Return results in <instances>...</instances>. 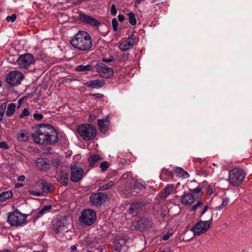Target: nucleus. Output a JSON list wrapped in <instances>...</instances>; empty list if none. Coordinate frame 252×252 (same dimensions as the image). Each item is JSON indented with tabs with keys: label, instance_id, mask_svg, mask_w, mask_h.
I'll list each match as a JSON object with an SVG mask.
<instances>
[{
	"label": "nucleus",
	"instance_id": "f257e3e1",
	"mask_svg": "<svg viewBox=\"0 0 252 252\" xmlns=\"http://www.w3.org/2000/svg\"><path fill=\"white\" fill-rule=\"evenodd\" d=\"M32 137L35 143L40 144H51L58 139L57 133L50 125L39 126Z\"/></svg>",
	"mask_w": 252,
	"mask_h": 252
},
{
	"label": "nucleus",
	"instance_id": "f03ea898",
	"mask_svg": "<svg viewBox=\"0 0 252 252\" xmlns=\"http://www.w3.org/2000/svg\"><path fill=\"white\" fill-rule=\"evenodd\" d=\"M70 44L81 51H89L92 46L90 35L85 31H79L70 40Z\"/></svg>",
	"mask_w": 252,
	"mask_h": 252
},
{
	"label": "nucleus",
	"instance_id": "7ed1b4c3",
	"mask_svg": "<svg viewBox=\"0 0 252 252\" xmlns=\"http://www.w3.org/2000/svg\"><path fill=\"white\" fill-rule=\"evenodd\" d=\"M77 131L80 136L86 141L93 139L96 133L95 127L90 124H84L78 126Z\"/></svg>",
	"mask_w": 252,
	"mask_h": 252
},
{
	"label": "nucleus",
	"instance_id": "20e7f679",
	"mask_svg": "<svg viewBox=\"0 0 252 252\" xmlns=\"http://www.w3.org/2000/svg\"><path fill=\"white\" fill-rule=\"evenodd\" d=\"M245 177V172L239 168H235L229 171L228 181L233 186H238L243 181Z\"/></svg>",
	"mask_w": 252,
	"mask_h": 252
},
{
	"label": "nucleus",
	"instance_id": "39448f33",
	"mask_svg": "<svg viewBox=\"0 0 252 252\" xmlns=\"http://www.w3.org/2000/svg\"><path fill=\"white\" fill-rule=\"evenodd\" d=\"M27 217L26 215L22 214L19 211H15L9 214L7 221L11 226H18L26 221Z\"/></svg>",
	"mask_w": 252,
	"mask_h": 252
},
{
	"label": "nucleus",
	"instance_id": "423d86ee",
	"mask_svg": "<svg viewBox=\"0 0 252 252\" xmlns=\"http://www.w3.org/2000/svg\"><path fill=\"white\" fill-rule=\"evenodd\" d=\"M95 212L90 209H84L81 212L80 221L87 225H90L96 220Z\"/></svg>",
	"mask_w": 252,
	"mask_h": 252
},
{
	"label": "nucleus",
	"instance_id": "0eeeda50",
	"mask_svg": "<svg viewBox=\"0 0 252 252\" xmlns=\"http://www.w3.org/2000/svg\"><path fill=\"white\" fill-rule=\"evenodd\" d=\"M34 57L31 54H25L19 56L17 63L20 68L27 69L34 63Z\"/></svg>",
	"mask_w": 252,
	"mask_h": 252
},
{
	"label": "nucleus",
	"instance_id": "6e6552de",
	"mask_svg": "<svg viewBox=\"0 0 252 252\" xmlns=\"http://www.w3.org/2000/svg\"><path fill=\"white\" fill-rule=\"evenodd\" d=\"M211 223V221L210 220H200L191 228V230L193 232L194 235H200L206 233L209 230Z\"/></svg>",
	"mask_w": 252,
	"mask_h": 252
},
{
	"label": "nucleus",
	"instance_id": "1a4fd4ad",
	"mask_svg": "<svg viewBox=\"0 0 252 252\" xmlns=\"http://www.w3.org/2000/svg\"><path fill=\"white\" fill-rule=\"evenodd\" d=\"M16 107V105L13 103H10L8 105L6 102L1 103L0 105V122L2 120L4 113L6 117H12L15 112Z\"/></svg>",
	"mask_w": 252,
	"mask_h": 252
},
{
	"label": "nucleus",
	"instance_id": "9d476101",
	"mask_svg": "<svg viewBox=\"0 0 252 252\" xmlns=\"http://www.w3.org/2000/svg\"><path fill=\"white\" fill-rule=\"evenodd\" d=\"M95 68L99 75L101 77L107 78L113 76L114 72L113 69L108 67L103 63H97L95 66Z\"/></svg>",
	"mask_w": 252,
	"mask_h": 252
},
{
	"label": "nucleus",
	"instance_id": "9b49d317",
	"mask_svg": "<svg viewBox=\"0 0 252 252\" xmlns=\"http://www.w3.org/2000/svg\"><path fill=\"white\" fill-rule=\"evenodd\" d=\"M24 76L20 72L13 71L8 74L6 81L9 84L14 86L20 84Z\"/></svg>",
	"mask_w": 252,
	"mask_h": 252
},
{
	"label": "nucleus",
	"instance_id": "f8f14e48",
	"mask_svg": "<svg viewBox=\"0 0 252 252\" xmlns=\"http://www.w3.org/2000/svg\"><path fill=\"white\" fill-rule=\"evenodd\" d=\"M79 18L81 22L95 28L100 25V22L96 19L82 12L79 14Z\"/></svg>",
	"mask_w": 252,
	"mask_h": 252
},
{
	"label": "nucleus",
	"instance_id": "ddd939ff",
	"mask_svg": "<svg viewBox=\"0 0 252 252\" xmlns=\"http://www.w3.org/2000/svg\"><path fill=\"white\" fill-rule=\"evenodd\" d=\"M71 180L73 182H77L83 177L84 171L83 169L76 165H72L71 167Z\"/></svg>",
	"mask_w": 252,
	"mask_h": 252
},
{
	"label": "nucleus",
	"instance_id": "4468645a",
	"mask_svg": "<svg viewBox=\"0 0 252 252\" xmlns=\"http://www.w3.org/2000/svg\"><path fill=\"white\" fill-rule=\"evenodd\" d=\"M106 198V196L102 193H97L92 194L90 198L91 203L94 206L101 205Z\"/></svg>",
	"mask_w": 252,
	"mask_h": 252
},
{
	"label": "nucleus",
	"instance_id": "2eb2a0df",
	"mask_svg": "<svg viewBox=\"0 0 252 252\" xmlns=\"http://www.w3.org/2000/svg\"><path fill=\"white\" fill-rule=\"evenodd\" d=\"M53 230L55 233L63 232L65 231L66 228L65 227V220L63 219H58L53 221Z\"/></svg>",
	"mask_w": 252,
	"mask_h": 252
},
{
	"label": "nucleus",
	"instance_id": "dca6fc26",
	"mask_svg": "<svg viewBox=\"0 0 252 252\" xmlns=\"http://www.w3.org/2000/svg\"><path fill=\"white\" fill-rule=\"evenodd\" d=\"M36 165L41 171H46L50 167L49 160L45 158H38L35 162Z\"/></svg>",
	"mask_w": 252,
	"mask_h": 252
},
{
	"label": "nucleus",
	"instance_id": "f3484780",
	"mask_svg": "<svg viewBox=\"0 0 252 252\" xmlns=\"http://www.w3.org/2000/svg\"><path fill=\"white\" fill-rule=\"evenodd\" d=\"M134 34H132L126 40L120 44V49L122 51H126L132 48L134 44Z\"/></svg>",
	"mask_w": 252,
	"mask_h": 252
},
{
	"label": "nucleus",
	"instance_id": "a211bd4d",
	"mask_svg": "<svg viewBox=\"0 0 252 252\" xmlns=\"http://www.w3.org/2000/svg\"><path fill=\"white\" fill-rule=\"evenodd\" d=\"M194 202V197L191 193H185L182 195L181 203L186 206H190Z\"/></svg>",
	"mask_w": 252,
	"mask_h": 252
},
{
	"label": "nucleus",
	"instance_id": "6ab92c4d",
	"mask_svg": "<svg viewBox=\"0 0 252 252\" xmlns=\"http://www.w3.org/2000/svg\"><path fill=\"white\" fill-rule=\"evenodd\" d=\"M97 123L101 131L105 133L109 126V120L108 117L98 119Z\"/></svg>",
	"mask_w": 252,
	"mask_h": 252
},
{
	"label": "nucleus",
	"instance_id": "aec40b11",
	"mask_svg": "<svg viewBox=\"0 0 252 252\" xmlns=\"http://www.w3.org/2000/svg\"><path fill=\"white\" fill-rule=\"evenodd\" d=\"M126 242L125 239L121 238L116 240L114 244V248L115 251L118 252H125L126 250Z\"/></svg>",
	"mask_w": 252,
	"mask_h": 252
},
{
	"label": "nucleus",
	"instance_id": "412c9836",
	"mask_svg": "<svg viewBox=\"0 0 252 252\" xmlns=\"http://www.w3.org/2000/svg\"><path fill=\"white\" fill-rule=\"evenodd\" d=\"M105 84L103 80H94L88 81L86 83V85L88 87L95 89H99L101 88Z\"/></svg>",
	"mask_w": 252,
	"mask_h": 252
},
{
	"label": "nucleus",
	"instance_id": "4be33fe9",
	"mask_svg": "<svg viewBox=\"0 0 252 252\" xmlns=\"http://www.w3.org/2000/svg\"><path fill=\"white\" fill-rule=\"evenodd\" d=\"M36 186L41 188L44 192H48L50 189V185L44 180H39L36 183Z\"/></svg>",
	"mask_w": 252,
	"mask_h": 252
},
{
	"label": "nucleus",
	"instance_id": "5701e85b",
	"mask_svg": "<svg viewBox=\"0 0 252 252\" xmlns=\"http://www.w3.org/2000/svg\"><path fill=\"white\" fill-rule=\"evenodd\" d=\"M174 172L178 176L183 178H188L189 177V174L185 171L182 168L180 167H176L174 170Z\"/></svg>",
	"mask_w": 252,
	"mask_h": 252
},
{
	"label": "nucleus",
	"instance_id": "b1692460",
	"mask_svg": "<svg viewBox=\"0 0 252 252\" xmlns=\"http://www.w3.org/2000/svg\"><path fill=\"white\" fill-rule=\"evenodd\" d=\"M174 186L172 184L167 185L163 190L161 197L163 198H166L173 191Z\"/></svg>",
	"mask_w": 252,
	"mask_h": 252
},
{
	"label": "nucleus",
	"instance_id": "393cba45",
	"mask_svg": "<svg viewBox=\"0 0 252 252\" xmlns=\"http://www.w3.org/2000/svg\"><path fill=\"white\" fill-rule=\"evenodd\" d=\"M58 180L61 183L67 185L68 182V175L65 172H61L58 175Z\"/></svg>",
	"mask_w": 252,
	"mask_h": 252
},
{
	"label": "nucleus",
	"instance_id": "a878e982",
	"mask_svg": "<svg viewBox=\"0 0 252 252\" xmlns=\"http://www.w3.org/2000/svg\"><path fill=\"white\" fill-rule=\"evenodd\" d=\"M12 193L10 191H4L0 194V201L4 202L7 199L11 198Z\"/></svg>",
	"mask_w": 252,
	"mask_h": 252
},
{
	"label": "nucleus",
	"instance_id": "bb28decb",
	"mask_svg": "<svg viewBox=\"0 0 252 252\" xmlns=\"http://www.w3.org/2000/svg\"><path fill=\"white\" fill-rule=\"evenodd\" d=\"M229 202V199L228 198L224 197L222 198V202L221 204L216 207L214 210H217V211H221L224 208L226 207V206L227 205V204Z\"/></svg>",
	"mask_w": 252,
	"mask_h": 252
},
{
	"label": "nucleus",
	"instance_id": "cd10ccee",
	"mask_svg": "<svg viewBox=\"0 0 252 252\" xmlns=\"http://www.w3.org/2000/svg\"><path fill=\"white\" fill-rule=\"evenodd\" d=\"M100 159H101V158L98 155L94 154L89 158L88 161L90 165H93Z\"/></svg>",
	"mask_w": 252,
	"mask_h": 252
},
{
	"label": "nucleus",
	"instance_id": "c85d7f7f",
	"mask_svg": "<svg viewBox=\"0 0 252 252\" xmlns=\"http://www.w3.org/2000/svg\"><path fill=\"white\" fill-rule=\"evenodd\" d=\"M128 18V22L131 25H135L136 24V19L135 14L133 12H130L127 14Z\"/></svg>",
	"mask_w": 252,
	"mask_h": 252
},
{
	"label": "nucleus",
	"instance_id": "c756f323",
	"mask_svg": "<svg viewBox=\"0 0 252 252\" xmlns=\"http://www.w3.org/2000/svg\"><path fill=\"white\" fill-rule=\"evenodd\" d=\"M92 67L90 65H80L76 67V70L78 71H84L87 70H91Z\"/></svg>",
	"mask_w": 252,
	"mask_h": 252
},
{
	"label": "nucleus",
	"instance_id": "7c9ffc66",
	"mask_svg": "<svg viewBox=\"0 0 252 252\" xmlns=\"http://www.w3.org/2000/svg\"><path fill=\"white\" fill-rule=\"evenodd\" d=\"M114 184L115 183L114 181H110L106 185L100 186L99 189V190H101L108 189L111 188L114 185Z\"/></svg>",
	"mask_w": 252,
	"mask_h": 252
},
{
	"label": "nucleus",
	"instance_id": "2f4dec72",
	"mask_svg": "<svg viewBox=\"0 0 252 252\" xmlns=\"http://www.w3.org/2000/svg\"><path fill=\"white\" fill-rule=\"evenodd\" d=\"M146 184L145 182L142 180H138L135 183V187L139 189H142L145 188Z\"/></svg>",
	"mask_w": 252,
	"mask_h": 252
},
{
	"label": "nucleus",
	"instance_id": "473e14b6",
	"mask_svg": "<svg viewBox=\"0 0 252 252\" xmlns=\"http://www.w3.org/2000/svg\"><path fill=\"white\" fill-rule=\"evenodd\" d=\"M51 209V205H47L44 206L39 212L38 215V217H40L41 216L45 214L47 212H48Z\"/></svg>",
	"mask_w": 252,
	"mask_h": 252
},
{
	"label": "nucleus",
	"instance_id": "72a5a7b5",
	"mask_svg": "<svg viewBox=\"0 0 252 252\" xmlns=\"http://www.w3.org/2000/svg\"><path fill=\"white\" fill-rule=\"evenodd\" d=\"M109 165L110 164L107 161H104L102 162L100 164L101 171L104 172L106 171L109 167Z\"/></svg>",
	"mask_w": 252,
	"mask_h": 252
},
{
	"label": "nucleus",
	"instance_id": "f704fd0d",
	"mask_svg": "<svg viewBox=\"0 0 252 252\" xmlns=\"http://www.w3.org/2000/svg\"><path fill=\"white\" fill-rule=\"evenodd\" d=\"M190 190L193 193L197 194V197L200 198L202 195V192L201 191L202 189L200 187H197L196 188H195L192 189H190Z\"/></svg>",
	"mask_w": 252,
	"mask_h": 252
},
{
	"label": "nucleus",
	"instance_id": "c9c22d12",
	"mask_svg": "<svg viewBox=\"0 0 252 252\" xmlns=\"http://www.w3.org/2000/svg\"><path fill=\"white\" fill-rule=\"evenodd\" d=\"M173 229L172 228H170L166 232V233L162 236V240L165 241L167 240L170 238V237L173 235Z\"/></svg>",
	"mask_w": 252,
	"mask_h": 252
},
{
	"label": "nucleus",
	"instance_id": "e433bc0d",
	"mask_svg": "<svg viewBox=\"0 0 252 252\" xmlns=\"http://www.w3.org/2000/svg\"><path fill=\"white\" fill-rule=\"evenodd\" d=\"M26 131L24 130L20 131L18 135L17 138L19 141H25V136H26Z\"/></svg>",
	"mask_w": 252,
	"mask_h": 252
},
{
	"label": "nucleus",
	"instance_id": "4c0bfd02",
	"mask_svg": "<svg viewBox=\"0 0 252 252\" xmlns=\"http://www.w3.org/2000/svg\"><path fill=\"white\" fill-rule=\"evenodd\" d=\"M112 25L113 30L115 32L117 31L119 24L116 18H114L112 19Z\"/></svg>",
	"mask_w": 252,
	"mask_h": 252
},
{
	"label": "nucleus",
	"instance_id": "58836bf2",
	"mask_svg": "<svg viewBox=\"0 0 252 252\" xmlns=\"http://www.w3.org/2000/svg\"><path fill=\"white\" fill-rule=\"evenodd\" d=\"M52 165L55 167H58L61 164V161L59 159L56 158L52 160Z\"/></svg>",
	"mask_w": 252,
	"mask_h": 252
},
{
	"label": "nucleus",
	"instance_id": "ea45409f",
	"mask_svg": "<svg viewBox=\"0 0 252 252\" xmlns=\"http://www.w3.org/2000/svg\"><path fill=\"white\" fill-rule=\"evenodd\" d=\"M30 114L29 111L28 109L25 108L22 112L20 115V117L21 118H24L25 117L28 116Z\"/></svg>",
	"mask_w": 252,
	"mask_h": 252
},
{
	"label": "nucleus",
	"instance_id": "a19ab883",
	"mask_svg": "<svg viewBox=\"0 0 252 252\" xmlns=\"http://www.w3.org/2000/svg\"><path fill=\"white\" fill-rule=\"evenodd\" d=\"M16 17H17V16L15 14H13L11 16H7L6 18V21L7 22H13L14 21H15V20H16Z\"/></svg>",
	"mask_w": 252,
	"mask_h": 252
},
{
	"label": "nucleus",
	"instance_id": "79ce46f5",
	"mask_svg": "<svg viewBox=\"0 0 252 252\" xmlns=\"http://www.w3.org/2000/svg\"><path fill=\"white\" fill-rule=\"evenodd\" d=\"M117 9H116V6L115 4H112L111 5V9H110V13L111 14V15H112L113 16H115L117 14Z\"/></svg>",
	"mask_w": 252,
	"mask_h": 252
},
{
	"label": "nucleus",
	"instance_id": "37998d69",
	"mask_svg": "<svg viewBox=\"0 0 252 252\" xmlns=\"http://www.w3.org/2000/svg\"><path fill=\"white\" fill-rule=\"evenodd\" d=\"M202 206V203L201 202H198L191 208L192 211H195L197 208L201 207Z\"/></svg>",
	"mask_w": 252,
	"mask_h": 252
},
{
	"label": "nucleus",
	"instance_id": "c03bdc74",
	"mask_svg": "<svg viewBox=\"0 0 252 252\" xmlns=\"http://www.w3.org/2000/svg\"><path fill=\"white\" fill-rule=\"evenodd\" d=\"M139 206V204L138 203H134V204H133L132 205H131L130 208V211L131 213H132L135 211V210H136L138 208Z\"/></svg>",
	"mask_w": 252,
	"mask_h": 252
},
{
	"label": "nucleus",
	"instance_id": "a18cd8bd",
	"mask_svg": "<svg viewBox=\"0 0 252 252\" xmlns=\"http://www.w3.org/2000/svg\"><path fill=\"white\" fill-rule=\"evenodd\" d=\"M33 118H34V119H35L36 120H37V121H39V120H41L43 117V116L42 114H37V113H34L33 114Z\"/></svg>",
	"mask_w": 252,
	"mask_h": 252
},
{
	"label": "nucleus",
	"instance_id": "49530a36",
	"mask_svg": "<svg viewBox=\"0 0 252 252\" xmlns=\"http://www.w3.org/2000/svg\"><path fill=\"white\" fill-rule=\"evenodd\" d=\"M30 193L31 194H32V195H35V196H40L42 194L41 192L37 191H35V190H30Z\"/></svg>",
	"mask_w": 252,
	"mask_h": 252
},
{
	"label": "nucleus",
	"instance_id": "de8ad7c7",
	"mask_svg": "<svg viewBox=\"0 0 252 252\" xmlns=\"http://www.w3.org/2000/svg\"><path fill=\"white\" fill-rule=\"evenodd\" d=\"M8 148V147L5 142H1L0 143V148L7 149Z\"/></svg>",
	"mask_w": 252,
	"mask_h": 252
},
{
	"label": "nucleus",
	"instance_id": "09e8293b",
	"mask_svg": "<svg viewBox=\"0 0 252 252\" xmlns=\"http://www.w3.org/2000/svg\"><path fill=\"white\" fill-rule=\"evenodd\" d=\"M119 21L121 22H122L125 20V16L122 14H119L118 16Z\"/></svg>",
	"mask_w": 252,
	"mask_h": 252
},
{
	"label": "nucleus",
	"instance_id": "8fccbe9b",
	"mask_svg": "<svg viewBox=\"0 0 252 252\" xmlns=\"http://www.w3.org/2000/svg\"><path fill=\"white\" fill-rule=\"evenodd\" d=\"M208 209V206H205L203 210L201 213V215L202 216V215H204L206 212V211H207Z\"/></svg>",
	"mask_w": 252,
	"mask_h": 252
},
{
	"label": "nucleus",
	"instance_id": "3c124183",
	"mask_svg": "<svg viewBox=\"0 0 252 252\" xmlns=\"http://www.w3.org/2000/svg\"><path fill=\"white\" fill-rule=\"evenodd\" d=\"M25 179V177L24 176H20L18 178V180L19 181H23Z\"/></svg>",
	"mask_w": 252,
	"mask_h": 252
},
{
	"label": "nucleus",
	"instance_id": "603ef678",
	"mask_svg": "<svg viewBox=\"0 0 252 252\" xmlns=\"http://www.w3.org/2000/svg\"><path fill=\"white\" fill-rule=\"evenodd\" d=\"M70 249L72 252H75L77 250V247L75 246H72Z\"/></svg>",
	"mask_w": 252,
	"mask_h": 252
},
{
	"label": "nucleus",
	"instance_id": "864d4df0",
	"mask_svg": "<svg viewBox=\"0 0 252 252\" xmlns=\"http://www.w3.org/2000/svg\"><path fill=\"white\" fill-rule=\"evenodd\" d=\"M207 192L209 194H211L213 192V189L212 188H208L207 189Z\"/></svg>",
	"mask_w": 252,
	"mask_h": 252
},
{
	"label": "nucleus",
	"instance_id": "5fc2aeb1",
	"mask_svg": "<svg viewBox=\"0 0 252 252\" xmlns=\"http://www.w3.org/2000/svg\"><path fill=\"white\" fill-rule=\"evenodd\" d=\"M94 95L99 98H101L103 96V94H95Z\"/></svg>",
	"mask_w": 252,
	"mask_h": 252
},
{
	"label": "nucleus",
	"instance_id": "6e6d98bb",
	"mask_svg": "<svg viewBox=\"0 0 252 252\" xmlns=\"http://www.w3.org/2000/svg\"><path fill=\"white\" fill-rule=\"evenodd\" d=\"M103 61L105 62H107V63H108V62H111L112 61V60L110 59H104Z\"/></svg>",
	"mask_w": 252,
	"mask_h": 252
},
{
	"label": "nucleus",
	"instance_id": "4d7b16f0",
	"mask_svg": "<svg viewBox=\"0 0 252 252\" xmlns=\"http://www.w3.org/2000/svg\"><path fill=\"white\" fill-rule=\"evenodd\" d=\"M144 0H136V3L138 4H140L142 1H143Z\"/></svg>",
	"mask_w": 252,
	"mask_h": 252
},
{
	"label": "nucleus",
	"instance_id": "13d9d810",
	"mask_svg": "<svg viewBox=\"0 0 252 252\" xmlns=\"http://www.w3.org/2000/svg\"><path fill=\"white\" fill-rule=\"evenodd\" d=\"M11 252V251H9V250H6L5 251H4L3 252Z\"/></svg>",
	"mask_w": 252,
	"mask_h": 252
},
{
	"label": "nucleus",
	"instance_id": "bf43d9fd",
	"mask_svg": "<svg viewBox=\"0 0 252 252\" xmlns=\"http://www.w3.org/2000/svg\"><path fill=\"white\" fill-rule=\"evenodd\" d=\"M213 165L214 166H215L216 165V163H214L213 164Z\"/></svg>",
	"mask_w": 252,
	"mask_h": 252
},
{
	"label": "nucleus",
	"instance_id": "052dcab7",
	"mask_svg": "<svg viewBox=\"0 0 252 252\" xmlns=\"http://www.w3.org/2000/svg\"><path fill=\"white\" fill-rule=\"evenodd\" d=\"M1 81L0 80V87L1 86Z\"/></svg>",
	"mask_w": 252,
	"mask_h": 252
},
{
	"label": "nucleus",
	"instance_id": "680f3d73",
	"mask_svg": "<svg viewBox=\"0 0 252 252\" xmlns=\"http://www.w3.org/2000/svg\"><path fill=\"white\" fill-rule=\"evenodd\" d=\"M125 176H126V175H125V174H124L123 176V177H124V178H125Z\"/></svg>",
	"mask_w": 252,
	"mask_h": 252
}]
</instances>
